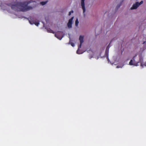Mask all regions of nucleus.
I'll return each instance as SVG.
<instances>
[{"instance_id": "4be33fe9", "label": "nucleus", "mask_w": 146, "mask_h": 146, "mask_svg": "<svg viewBox=\"0 0 146 146\" xmlns=\"http://www.w3.org/2000/svg\"><path fill=\"white\" fill-rule=\"evenodd\" d=\"M77 53L79 54V53L78 52V51H77Z\"/></svg>"}, {"instance_id": "f03ea898", "label": "nucleus", "mask_w": 146, "mask_h": 146, "mask_svg": "<svg viewBox=\"0 0 146 146\" xmlns=\"http://www.w3.org/2000/svg\"><path fill=\"white\" fill-rule=\"evenodd\" d=\"M137 54L135 55L133 58V60H131L129 62V64L131 65H134L135 66L138 65V63L136 61V56Z\"/></svg>"}, {"instance_id": "aec40b11", "label": "nucleus", "mask_w": 146, "mask_h": 146, "mask_svg": "<svg viewBox=\"0 0 146 146\" xmlns=\"http://www.w3.org/2000/svg\"><path fill=\"white\" fill-rule=\"evenodd\" d=\"M82 44V43H80V44L79 46L78 47V48H80L81 47Z\"/></svg>"}, {"instance_id": "423d86ee", "label": "nucleus", "mask_w": 146, "mask_h": 146, "mask_svg": "<svg viewBox=\"0 0 146 146\" xmlns=\"http://www.w3.org/2000/svg\"><path fill=\"white\" fill-rule=\"evenodd\" d=\"M74 17H72L68 21V22L67 24V26L69 28H71L72 27V21Z\"/></svg>"}, {"instance_id": "1a4fd4ad", "label": "nucleus", "mask_w": 146, "mask_h": 146, "mask_svg": "<svg viewBox=\"0 0 146 146\" xmlns=\"http://www.w3.org/2000/svg\"><path fill=\"white\" fill-rule=\"evenodd\" d=\"M84 37L81 35L80 36L79 40L80 41V43H82L84 42L83 41Z\"/></svg>"}, {"instance_id": "f3484780", "label": "nucleus", "mask_w": 146, "mask_h": 146, "mask_svg": "<svg viewBox=\"0 0 146 146\" xmlns=\"http://www.w3.org/2000/svg\"><path fill=\"white\" fill-rule=\"evenodd\" d=\"M143 1H141L138 4L139 5V6L140 5L142 4H143Z\"/></svg>"}, {"instance_id": "9d476101", "label": "nucleus", "mask_w": 146, "mask_h": 146, "mask_svg": "<svg viewBox=\"0 0 146 146\" xmlns=\"http://www.w3.org/2000/svg\"><path fill=\"white\" fill-rule=\"evenodd\" d=\"M108 53H109V51L106 50L105 52V55L106 56L108 60H109L108 58Z\"/></svg>"}, {"instance_id": "2eb2a0df", "label": "nucleus", "mask_w": 146, "mask_h": 146, "mask_svg": "<svg viewBox=\"0 0 146 146\" xmlns=\"http://www.w3.org/2000/svg\"><path fill=\"white\" fill-rule=\"evenodd\" d=\"M70 43L72 46L74 47V46L75 44L74 43L72 42H70Z\"/></svg>"}, {"instance_id": "20e7f679", "label": "nucleus", "mask_w": 146, "mask_h": 146, "mask_svg": "<svg viewBox=\"0 0 146 146\" xmlns=\"http://www.w3.org/2000/svg\"><path fill=\"white\" fill-rule=\"evenodd\" d=\"M29 21L30 24L31 25H33L34 22L36 21L35 18L32 17H30L28 19Z\"/></svg>"}, {"instance_id": "ddd939ff", "label": "nucleus", "mask_w": 146, "mask_h": 146, "mask_svg": "<svg viewBox=\"0 0 146 146\" xmlns=\"http://www.w3.org/2000/svg\"><path fill=\"white\" fill-rule=\"evenodd\" d=\"M34 24H35L36 26H38L39 24V22H36V21L34 22Z\"/></svg>"}, {"instance_id": "4468645a", "label": "nucleus", "mask_w": 146, "mask_h": 146, "mask_svg": "<svg viewBox=\"0 0 146 146\" xmlns=\"http://www.w3.org/2000/svg\"><path fill=\"white\" fill-rule=\"evenodd\" d=\"M79 22L78 21V19H77L75 21V25L76 26H78Z\"/></svg>"}, {"instance_id": "7ed1b4c3", "label": "nucleus", "mask_w": 146, "mask_h": 146, "mask_svg": "<svg viewBox=\"0 0 146 146\" xmlns=\"http://www.w3.org/2000/svg\"><path fill=\"white\" fill-rule=\"evenodd\" d=\"M63 33V32L62 31H58L57 33L55 34V36L58 39L60 40L63 37V36H62V34H60V33H61L62 34Z\"/></svg>"}, {"instance_id": "39448f33", "label": "nucleus", "mask_w": 146, "mask_h": 146, "mask_svg": "<svg viewBox=\"0 0 146 146\" xmlns=\"http://www.w3.org/2000/svg\"><path fill=\"white\" fill-rule=\"evenodd\" d=\"M85 0H81V6L83 10V13L84 15V16H85V12L86 11V9L85 7L84 1Z\"/></svg>"}, {"instance_id": "f257e3e1", "label": "nucleus", "mask_w": 146, "mask_h": 146, "mask_svg": "<svg viewBox=\"0 0 146 146\" xmlns=\"http://www.w3.org/2000/svg\"><path fill=\"white\" fill-rule=\"evenodd\" d=\"M29 3L27 2H17L11 6V8L15 11H26L32 9L31 6H28Z\"/></svg>"}, {"instance_id": "6ab92c4d", "label": "nucleus", "mask_w": 146, "mask_h": 146, "mask_svg": "<svg viewBox=\"0 0 146 146\" xmlns=\"http://www.w3.org/2000/svg\"><path fill=\"white\" fill-rule=\"evenodd\" d=\"M73 11H70L69 12L68 15H71V13H73Z\"/></svg>"}, {"instance_id": "0eeeda50", "label": "nucleus", "mask_w": 146, "mask_h": 146, "mask_svg": "<svg viewBox=\"0 0 146 146\" xmlns=\"http://www.w3.org/2000/svg\"><path fill=\"white\" fill-rule=\"evenodd\" d=\"M139 2H136L135 3L133 4L132 7L131 8V9H136L139 6L138 5Z\"/></svg>"}, {"instance_id": "9b49d317", "label": "nucleus", "mask_w": 146, "mask_h": 146, "mask_svg": "<svg viewBox=\"0 0 146 146\" xmlns=\"http://www.w3.org/2000/svg\"><path fill=\"white\" fill-rule=\"evenodd\" d=\"M47 31L48 32H49L50 33H54V31L52 30L51 29H50V28L47 29Z\"/></svg>"}, {"instance_id": "6e6552de", "label": "nucleus", "mask_w": 146, "mask_h": 146, "mask_svg": "<svg viewBox=\"0 0 146 146\" xmlns=\"http://www.w3.org/2000/svg\"><path fill=\"white\" fill-rule=\"evenodd\" d=\"M136 61L138 62V64H139V63H140V64H141V66H143V63H142V62H143V58H142V57H140L139 58V61H138L136 60Z\"/></svg>"}, {"instance_id": "dca6fc26", "label": "nucleus", "mask_w": 146, "mask_h": 146, "mask_svg": "<svg viewBox=\"0 0 146 146\" xmlns=\"http://www.w3.org/2000/svg\"><path fill=\"white\" fill-rule=\"evenodd\" d=\"M109 45H110V44H109V45L107 46L106 50L107 51V50L109 51V48L110 47L109 46Z\"/></svg>"}, {"instance_id": "f8f14e48", "label": "nucleus", "mask_w": 146, "mask_h": 146, "mask_svg": "<svg viewBox=\"0 0 146 146\" xmlns=\"http://www.w3.org/2000/svg\"><path fill=\"white\" fill-rule=\"evenodd\" d=\"M48 2V1H42L40 3V4L42 5H44L46 4L47 2Z\"/></svg>"}, {"instance_id": "412c9836", "label": "nucleus", "mask_w": 146, "mask_h": 146, "mask_svg": "<svg viewBox=\"0 0 146 146\" xmlns=\"http://www.w3.org/2000/svg\"><path fill=\"white\" fill-rule=\"evenodd\" d=\"M120 67V66H117V68H119Z\"/></svg>"}, {"instance_id": "a211bd4d", "label": "nucleus", "mask_w": 146, "mask_h": 146, "mask_svg": "<svg viewBox=\"0 0 146 146\" xmlns=\"http://www.w3.org/2000/svg\"><path fill=\"white\" fill-rule=\"evenodd\" d=\"M121 3L119 5H118L117 7V9H118L121 6Z\"/></svg>"}]
</instances>
